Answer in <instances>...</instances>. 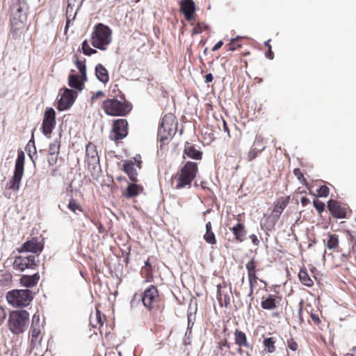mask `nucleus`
Returning <instances> with one entry per match:
<instances>
[{"label":"nucleus","instance_id":"1","mask_svg":"<svg viewBox=\"0 0 356 356\" xmlns=\"http://www.w3.org/2000/svg\"><path fill=\"white\" fill-rule=\"evenodd\" d=\"M198 173V166L195 162L187 161L179 168L171 178L172 184L176 189L191 188L193 181Z\"/></svg>","mask_w":356,"mask_h":356},{"label":"nucleus","instance_id":"2","mask_svg":"<svg viewBox=\"0 0 356 356\" xmlns=\"http://www.w3.org/2000/svg\"><path fill=\"white\" fill-rule=\"evenodd\" d=\"M142 302L144 307L152 314L162 312L164 308V300L160 295L157 287L150 285L145 289L142 295Z\"/></svg>","mask_w":356,"mask_h":356},{"label":"nucleus","instance_id":"3","mask_svg":"<svg viewBox=\"0 0 356 356\" xmlns=\"http://www.w3.org/2000/svg\"><path fill=\"white\" fill-rule=\"evenodd\" d=\"M29 321V313L27 311H12L8 316V329L14 334H22L26 330Z\"/></svg>","mask_w":356,"mask_h":356},{"label":"nucleus","instance_id":"4","mask_svg":"<svg viewBox=\"0 0 356 356\" xmlns=\"http://www.w3.org/2000/svg\"><path fill=\"white\" fill-rule=\"evenodd\" d=\"M101 107L106 115L111 116H125L131 109L127 102H121L115 98L104 100Z\"/></svg>","mask_w":356,"mask_h":356},{"label":"nucleus","instance_id":"5","mask_svg":"<svg viewBox=\"0 0 356 356\" xmlns=\"http://www.w3.org/2000/svg\"><path fill=\"white\" fill-rule=\"evenodd\" d=\"M6 299L14 307H24L31 302L33 294L29 289H13L7 292Z\"/></svg>","mask_w":356,"mask_h":356},{"label":"nucleus","instance_id":"6","mask_svg":"<svg viewBox=\"0 0 356 356\" xmlns=\"http://www.w3.org/2000/svg\"><path fill=\"white\" fill-rule=\"evenodd\" d=\"M111 30L107 26L98 24L92 34V46L99 49L105 50L111 42Z\"/></svg>","mask_w":356,"mask_h":356},{"label":"nucleus","instance_id":"7","mask_svg":"<svg viewBox=\"0 0 356 356\" xmlns=\"http://www.w3.org/2000/svg\"><path fill=\"white\" fill-rule=\"evenodd\" d=\"M24 160L25 155L24 152H19L15 161L14 175L12 179L6 184L7 189L13 191L19 190L22 177L24 174Z\"/></svg>","mask_w":356,"mask_h":356},{"label":"nucleus","instance_id":"8","mask_svg":"<svg viewBox=\"0 0 356 356\" xmlns=\"http://www.w3.org/2000/svg\"><path fill=\"white\" fill-rule=\"evenodd\" d=\"M128 133L127 120L126 119L119 118L113 121L109 138L115 143H118L125 138Z\"/></svg>","mask_w":356,"mask_h":356},{"label":"nucleus","instance_id":"9","mask_svg":"<svg viewBox=\"0 0 356 356\" xmlns=\"http://www.w3.org/2000/svg\"><path fill=\"white\" fill-rule=\"evenodd\" d=\"M327 208L330 213L335 218H346L350 209L347 204H342L334 200L327 202Z\"/></svg>","mask_w":356,"mask_h":356},{"label":"nucleus","instance_id":"10","mask_svg":"<svg viewBox=\"0 0 356 356\" xmlns=\"http://www.w3.org/2000/svg\"><path fill=\"white\" fill-rule=\"evenodd\" d=\"M56 124V113L54 108H47L44 113V118L42 124V133L49 136L55 128Z\"/></svg>","mask_w":356,"mask_h":356},{"label":"nucleus","instance_id":"11","mask_svg":"<svg viewBox=\"0 0 356 356\" xmlns=\"http://www.w3.org/2000/svg\"><path fill=\"white\" fill-rule=\"evenodd\" d=\"M37 266L34 255L18 256L15 258L13 262V268L19 271H24L26 269H35Z\"/></svg>","mask_w":356,"mask_h":356},{"label":"nucleus","instance_id":"12","mask_svg":"<svg viewBox=\"0 0 356 356\" xmlns=\"http://www.w3.org/2000/svg\"><path fill=\"white\" fill-rule=\"evenodd\" d=\"M41 327L40 315L35 314L32 317V323L31 326V346L34 348L38 344L40 343L42 336H41Z\"/></svg>","mask_w":356,"mask_h":356},{"label":"nucleus","instance_id":"13","mask_svg":"<svg viewBox=\"0 0 356 356\" xmlns=\"http://www.w3.org/2000/svg\"><path fill=\"white\" fill-rule=\"evenodd\" d=\"M77 96L76 92L72 89L65 88L58 101L57 109L65 111L70 108L74 104Z\"/></svg>","mask_w":356,"mask_h":356},{"label":"nucleus","instance_id":"14","mask_svg":"<svg viewBox=\"0 0 356 356\" xmlns=\"http://www.w3.org/2000/svg\"><path fill=\"white\" fill-rule=\"evenodd\" d=\"M83 0H67V6L66 8V25L65 32H67L71 22L74 21L76 15L81 8Z\"/></svg>","mask_w":356,"mask_h":356},{"label":"nucleus","instance_id":"15","mask_svg":"<svg viewBox=\"0 0 356 356\" xmlns=\"http://www.w3.org/2000/svg\"><path fill=\"white\" fill-rule=\"evenodd\" d=\"M231 293V288L228 289L225 282L217 285L216 298L220 307H228L230 304Z\"/></svg>","mask_w":356,"mask_h":356},{"label":"nucleus","instance_id":"16","mask_svg":"<svg viewBox=\"0 0 356 356\" xmlns=\"http://www.w3.org/2000/svg\"><path fill=\"white\" fill-rule=\"evenodd\" d=\"M180 12L184 15L187 22L195 21L196 16L195 2L193 0H181Z\"/></svg>","mask_w":356,"mask_h":356},{"label":"nucleus","instance_id":"17","mask_svg":"<svg viewBox=\"0 0 356 356\" xmlns=\"http://www.w3.org/2000/svg\"><path fill=\"white\" fill-rule=\"evenodd\" d=\"M282 300L281 296L277 294H268L261 298V307L265 310H275L278 308Z\"/></svg>","mask_w":356,"mask_h":356},{"label":"nucleus","instance_id":"18","mask_svg":"<svg viewBox=\"0 0 356 356\" xmlns=\"http://www.w3.org/2000/svg\"><path fill=\"white\" fill-rule=\"evenodd\" d=\"M177 128L175 118L172 115H165L159 128V132H168L169 136L175 134Z\"/></svg>","mask_w":356,"mask_h":356},{"label":"nucleus","instance_id":"19","mask_svg":"<svg viewBox=\"0 0 356 356\" xmlns=\"http://www.w3.org/2000/svg\"><path fill=\"white\" fill-rule=\"evenodd\" d=\"M289 200L290 198L289 196L281 197L278 198L274 203L273 209L272 211L270 216L273 218L275 222H276L279 220L284 209L289 204Z\"/></svg>","mask_w":356,"mask_h":356},{"label":"nucleus","instance_id":"20","mask_svg":"<svg viewBox=\"0 0 356 356\" xmlns=\"http://www.w3.org/2000/svg\"><path fill=\"white\" fill-rule=\"evenodd\" d=\"M43 249V245L38 242L36 238L26 241L22 247L17 248L18 252H31L33 253L40 252Z\"/></svg>","mask_w":356,"mask_h":356},{"label":"nucleus","instance_id":"21","mask_svg":"<svg viewBox=\"0 0 356 356\" xmlns=\"http://www.w3.org/2000/svg\"><path fill=\"white\" fill-rule=\"evenodd\" d=\"M86 157L89 165H95L99 162V158L97 150V147L92 143H88L86 147Z\"/></svg>","mask_w":356,"mask_h":356},{"label":"nucleus","instance_id":"22","mask_svg":"<svg viewBox=\"0 0 356 356\" xmlns=\"http://www.w3.org/2000/svg\"><path fill=\"white\" fill-rule=\"evenodd\" d=\"M40 278V276L38 273L32 275H23L19 278V284L26 288H33L38 284Z\"/></svg>","mask_w":356,"mask_h":356},{"label":"nucleus","instance_id":"23","mask_svg":"<svg viewBox=\"0 0 356 356\" xmlns=\"http://www.w3.org/2000/svg\"><path fill=\"white\" fill-rule=\"evenodd\" d=\"M203 153L197 149L194 145L186 142L184 148V156L186 155L188 158L194 160H201Z\"/></svg>","mask_w":356,"mask_h":356},{"label":"nucleus","instance_id":"24","mask_svg":"<svg viewBox=\"0 0 356 356\" xmlns=\"http://www.w3.org/2000/svg\"><path fill=\"white\" fill-rule=\"evenodd\" d=\"M144 188L141 185L136 184V182L129 184L126 190L122 193V195L127 199L138 196L143 193Z\"/></svg>","mask_w":356,"mask_h":356},{"label":"nucleus","instance_id":"25","mask_svg":"<svg viewBox=\"0 0 356 356\" xmlns=\"http://www.w3.org/2000/svg\"><path fill=\"white\" fill-rule=\"evenodd\" d=\"M234 335L235 343L239 347L238 352L241 353L242 351V347L248 348L250 346L245 332L238 329H236L234 332Z\"/></svg>","mask_w":356,"mask_h":356},{"label":"nucleus","instance_id":"26","mask_svg":"<svg viewBox=\"0 0 356 356\" xmlns=\"http://www.w3.org/2000/svg\"><path fill=\"white\" fill-rule=\"evenodd\" d=\"M134 165L135 163L132 160L127 161L123 164L122 170L132 182H137L138 181L137 178L138 173L134 168Z\"/></svg>","mask_w":356,"mask_h":356},{"label":"nucleus","instance_id":"27","mask_svg":"<svg viewBox=\"0 0 356 356\" xmlns=\"http://www.w3.org/2000/svg\"><path fill=\"white\" fill-rule=\"evenodd\" d=\"M105 320L106 316L104 314H102L101 312L97 309H96V312L95 314V321H96V323H93V316L90 315V325L93 327H98L101 334L103 333V325Z\"/></svg>","mask_w":356,"mask_h":356},{"label":"nucleus","instance_id":"28","mask_svg":"<svg viewBox=\"0 0 356 356\" xmlns=\"http://www.w3.org/2000/svg\"><path fill=\"white\" fill-rule=\"evenodd\" d=\"M143 277L145 279V282H151L154 280L153 268L149 257L145 263L144 267L141 270Z\"/></svg>","mask_w":356,"mask_h":356},{"label":"nucleus","instance_id":"29","mask_svg":"<svg viewBox=\"0 0 356 356\" xmlns=\"http://www.w3.org/2000/svg\"><path fill=\"white\" fill-rule=\"evenodd\" d=\"M233 232L235 239L238 242H242L245 240L246 231L245 227L242 223H237L235 226L230 228Z\"/></svg>","mask_w":356,"mask_h":356},{"label":"nucleus","instance_id":"30","mask_svg":"<svg viewBox=\"0 0 356 356\" xmlns=\"http://www.w3.org/2000/svg\"><path fill=\"white\" fill-rule=\"evenodd\" d=\"M84 81L77 74H70L68 76V85L78 90H83Z\"/></svg>","mask_w":356,"mask_h":356},{"label":"nucleus","instance_id":"31","mask_svg":"<svg viewBox=\"0 0 356 356\" xmlns=\"http://www.w3.org/2000/svg\"><path fill=\"white\" fill-rule=\"evenodd\" d=\"M95 74L99 81L104 83L108 81L109 76L108 71L102 64L97 65L95 67Z\"/></svg>","mask_w":356,"mask_h":356},{"label":"nucleus","instance_id":"32","mask_svg":"<svg viewBox=\"0 0 356 356\" xmlns=\"http://www.w3.org/2000/svg\"><path fill=\"white\" fill-rule=\"evenodd\" d=\"M323 242L327 248L334 250L339 247V236L335 234L328 233L327 239H324Z\"/></svg>","mask_w":356,"mask_h":356},{"label":"nucleus","instance_id":"33","mask_svg":"<svg viewBox=\"0 0 356 356\" xmlns=\"http://www.w3.org/2000/svg\"><path fill=\"white\" fill-rule=\"evenodd\" d=\"M204 239L207 243L211 245H215L217 242L215 234L212 231V225L211 222H208L206 224V233L204 235Z\"/></svg>","mask_w":356,"mask_h":356},{"label":"nucleus","instance_id":"34","mask_svg":"<svg viewBox=\"0 0 356 356\" xmlns=\"http://www.w3.org/2000/svg\"><path fill=\"white\" fill-rule=\"evenodd\" d=\"M277 342V339L275 337H267L265 338L263 341V346L265 348V350L268 353H273L276 350L275 343Z\"/></svg>","mask_w":356,"mask_h":356},{"label":"nucleus","instance_id":"35","mask_svg":"<svg viewBox=\"0 0 356 356\" xmlns=\"http://www.w3.org/2000/svg\"><path fill=\"white\" fill-rule=\"evenodd\" d=\"M298 277L300 281V282L307 286H312L314 284L313 280L309 277L307 271L306 269H300L299 273H298Z\"/></svg>","mask_w":356,"mask_h":356},{"label":"nucleus","instance_id":"36","mask_svg":"<svg viewBox=\"0 0 356 356\" xmlns=\"http://www.w3.org/2000/svg\"><path fill=\"white\" fill-rule=\"evenodd\" d=\"M245 268L248 271V277L257 275V261L252 257L249 261L245 264Z\"/></svg>","mask_w":356,"mask_h":356},{"label":"nucleus","instance_id":"37","mask_svg":"<svg viewBox=\"0 0 356 356\" xmlns=\"http://www.w3.org/2000/svg\"><path fill=\"white\" fill-rule=\"evenodd\" d=\"M191 26H193V29L192 30V35L200 34L203 31L208 29V26L204 22H197L195 23V21L189 22Z\"/></svg>","mask_w":356,"mask_h":356},{"label":"nucleus","instance_id":"38","mask_svg":"<svg viewBox=\"0 0 356 356\" xmlns=\"http://www.w3.org/2000/svg\"><path fill=\"white\" fill-rule=\"evenodd\" d=\"M86 60H79L76 58L75 65L76 67L79 69L80 72V78L82 79V81H86L87 80V76H86Z\"/></svg>","mask_w":356,"mask_h":356},{"label":"nucleus","instance_id":"39","mask_svg":"<svg viewBox=\"0 0 356 356\" xmlns=\"http://www.w3.org/2000/svg\"><path fill=\"white\" fill-rule=\"evenodd\" d=\"M67 208L74 213L76 214V211L83 212V209L77 200L71 197L67 204Z\"/></svg>","mask_w":356,"mask_h":356},{"label":"nucleus","instance_id":"40","mask_svg":"<svg viewBox=\"0 0 356 356\" xmlns=\"http://www.w3.org/2000/svg\"><path fill=\"white\" fill-rule=\"evenodd\" d=\"M13 276L9 272H3L0 274V286H9L12 282Z\"/></svg>","mask_w":356,"mask_h":356},{"label":"nucleus","instance_id":"41","mask_svg":"<svg viewBox=\"0 0 356 356\" xmlns=\"http://www.w3.org/2000/svg\"><path fill=\"white\" fill-rule=\"evenodd\" d=\"M252 146L262 152L266 149L264 138L261 136H256Z\"/></svg>","mask_w":356,"mask_h":356},{"label":"nucleus","instance_id":"42","mask_svg":"<svg viewBox=\"0 0 356 356\" xmlns=\"http://www.w3.org/2000/svg\"><path fill=\"white\" fill-rule=\"evenodd\" d=\"M248 282H249V285H250V291L248 294V297L251 298L253 294L254 288L257 284L258 277L257 275L248 276Z\"/></svg>","mask_w":356,"mask_h":356},{"label":"nucleus","instance_id":"43","mask_svg":"<svg viewBox=\"0 0 356 356\" xmlns=\"http://www.w3.org/2000/svg\"><path fill=\"white\" fill-rule=\"evenodd\" d=\"M241 47V44L239 43V38H232L229 43L226 44L225 48L227 49V51H233Z\"/></svg>","mask_w":356,"mask_h":356},{"label":"nucleus","instance_id":"44","mask_svg":"<svg viewBox=\"0 0 356 356\" xmlns=\"http://www.w3.org/2000/svg\"><path fill=\"white\" fill-rule=\"evenodd\" d=\"M60 141L54 140V143H51L49 147V155H58L60 151Z\"/></svg>","mask_w":356,"mask_h":356},{"label":"nucleus","instance_id":"45","mask_svg":"<svg viewBox=\"0 0 356 356\" xmlns=\"http://www.w3.org/2000/svg\"><path fill=\"white\" fill-rule=\"evenodd\" d=\"M81 49L83 53L86 56H91L92 54H96L97 51L94 49H92L87 40H84L82 42Z\"/></svg>","mask_w":356,"mask_h":356},{"label":"nucleus","instance_id":"46","mask_svg":"<svg viewBox=\"0 0 356 356\" xmlns=\"http://www.w3.org/2000/svg\"><path fill=\"white\" fill-rule=\"evenodd\" d=\"M254 148L255 147L252 145L250 149L249 150V152L248 153L247 159L248 161H252L256 157H257L260 153H261V151H259V149H257Z\"/></svg>","mask_w":356,"mask_h":356},{"label":"nucleus","instance_id":"47","mask_svg":"<svg viewBox=\"0 0 356 356\" xmlns=\"http://www.w3.org/2000/svg\"><path fill=\"white\" fill-rule=\"evenodd\" d=\"M293 174L302 185L307 186V181L305 178L303 173L299 168H295Z\"/></svg>","mask_w":356,"mask_h":356},{"label":"nucleus","instance_id":"48","mask_svg":"<svg viewBox=\"0 0 356 356\" xmlns=\"http://www.w3.org/2000/svg\"><path fill=\"white\" fill-rule=\"evenodd\" d=\"M286 345H287V348L289 349H290L291 350H292V351L296 352L298 349V343L292 337H291V338L287 339Z\"/></svg>","mask_w":356,"mask_h":356},{"label":"nucleus","instance_id":"49","mask_svg":"<svg viewBox=\"0 0 356 356\" xmlns=\"http://www.w3.org/2000/svg\"><path fill=\"white\" fill-rule=\"evenodd\" d=\"M313 204L319 214H321L324 211L325 207L324 202L318 200H314L313 201Z\"/></svg>","mask_w":356,"mask_h":356},{"label":"nucleus","instance_id":"50","mask_svg":"<svg viewBox=\"0 0 356 356\" xmlns=\"http://www.w3.org/2000/svg\"><path fill=\"white\" fill-rule=\"evenodd\" d=\"M317 193L318 196L319 197H326L329 195L330 189L327 186L323 185L321 186L317 190Z\"/></svg>","mask_w":356,"mask_h":356},{"label":"nucleus","instance_id":"51","mask_svg":"<svg viewBox=\"0 0 356 356\" xmlns=\"http://www.w3.org/2000/svg\"><path fill=\"white\" fill-rule=\"evenodd\" d=\"M310 317H311L314 325L320 326V325L321 323V320L320 319L318 314L311 313Z\"/></svg>","mask_w":356,"mask_h":356},{"label":"nucleus","instance_id":"52","mask_svg":"<svg viewBox=\"0 0 356 356\" xmlns=\"http://www.w3.org/2000/svg\"><path fill=\"white\" fill-rule=\"evenodd\" d=\"M218 347L219 349L222 350L223 348H225L227 349L230 348V344L228 343L227 340L226 339L221 340L218 343Z\"/></svg>","mask_w":356,"mask_h":356},{"label":"nucleus","instance_id":"53","mask_svg":"<svg viewBox=\"0 0 356 356\" xmlns=\"http://www.w3.org/2000/svg\"><path fill=\"white\" fill-rule=\"evenodd\" d=\"M105 97V94L103 91L99 90L95 92L91 97L92 103L95 102L97 99Z\"/></svg>","mask_w":356,"mask_h":356},{"label":"nucleus","instance_id":"54","mask_svg":"<svg viewBox=\"0 0 356 356\" xmlns=\"http://www.w3.org/2000/svg\"><path fill=\"white\" fill-rule=\"evenodd\" d=\"M6 318V312L5 309L0 305V325H1Z\"/></svg>","mask_w":356,"mask_h":356},{"label":"nucleus","instance_id":"55","mask_svg":"<svg viewBox=\"0 0 356 356\" xmlns=\"http://www.w3.org/2000/svg\"><path fill=\"white\" fill-rule=\"evenodd\" d=\"M57 159H58V155H55V154L49 155V154L47 161L50 165H54L56 163Z\"/></svg>","mask_w":356,"mask_h":356},{"label":"nucleus","instance_id":"56","mask_svg":"<svg viewBox=\"0 0 356 356\" xmlns=\"http://www.w3.org/2000/svg\"><path fill=\"white\" fill-rule=\"evenodd\" d=\"M250 238L251 239L252 241V243L254 245H259V241L257 238V236L255 235V234H251L250 236Z\"/></svg>","mask_w":356,"mask_h":356},{"label":"nucleus","instance_id":"57","mask_svg":"<svg viewBox=\"0 0 356 356\" xmlns=\"http://www.w3.org/2000/svg\"><path fill=\"white\" fill-rule=\"evenodd\" d=\"M266 56L268 59H270V60L273 59V58H274V53L272 51V47H269V49H268V51L266 53Z\"/></svg>","mask_w":356,"mask_h":356},{"label":"nucleus","instance_id":"58","mask_svg":"<svg viewBox=\"0 0 356 356\" xmlns=\"http://www.w3.org/2000/svg\"><path fill=\"white\" fill-rule=\"evenodd\" d=\"M223 45V42L222 40L218 41L211 49L213 51H216L218 50Z\"/></svg>","mask_w":356,"mask_h":356},{"label":"nucleus","instance_id":"59","mask_svg":"<svg viewBox=\"0 0 356 356\" xmlns=\"http://www.w3.org/2000/svg\"><path fill=\"white\" fill-rule=\"evenodd\" d=\"M300 202L302 207H306L309 204L310 200L307 197H302L300 200Z\"/></svg>","mask_w":356,"mask_h":356},{"label":"nucleus","instance_id":"60","mask_svg":"<svg viewBox=\"0 0 356 356\" xmlns=\"http://www.w3.org/2000/svg\"><path fill=\"white\" fill-rule=\"evenodd\" d=\"M222 123H223V130H224V131L227 132L228 136L230 137L229 129L228 128V126H227V124L226 121L224 119L222 120Z\"/></svg>","mask_w":356,"mask_h":356},{"label":"nucleus","instance_id":"61","mask_svg":"<svg viewBox=\"0 0 356 356\" xmlns=\"http://www.w3.org/2000/svg\"><path fill=\"white\" fill-rule=\"evenodd\" d=\"M134 161H133L134 162V163L136 164V163H137V167L138 168H141V161L140 160V156H135L134 158Z\"/></svg>","mask_w":356,"mask_h":356},{"label":"nucleus","instance_id":"62","mask_svg":"<svg viewBox=\"0 0 356 356\" xmlns=\"http://www.w3.org/2000/svg\"><path fill=\"white\" fill-rule=\"evenodd\" d=\"M213 76L212 74H211V73L207 74L205 76V82L206 83H210L213 81Z\"/></svg>","mask_w":356,"mask_h":356},{"label":"nucleus","instance_id":"63","mask_svg":"<svg viewBox=\"0 0 356 356\" xmlns=\"http://www.w3.org/2000/svg\"><path fill=\"white\" fill-rule=\"evenodd\" d=\"M22 8L20 6V3H19V4L17 6V8H16L17 13H20L22 12Z\"/></svg>","mask_w":356,"mask_h":356},{"label":"nucleus","instance_id":"64","mask_svg":"<svg viewBox=\"0 0 356 356\" xmlns=\"http://www.w3.org/2000/svg\"><path fill=\"white\" fill-rule=\"evenodd\" d=\"M270 39H269L268 40L266 41L264 44L265 46L269 49V47H271V45L270 44Z\"/></svg>","mask_w":356,"mask_h":356}]
</instances>
